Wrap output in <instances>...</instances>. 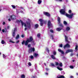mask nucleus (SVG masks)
Returning <instances> with one entry per match:
<instances>
[{"mask_svg":"<svg viewBox=\"0 0 78 78\" xmlns=\"http://www.w3.org/2000/svg\"><path fill=\"white\" fill-rule=\"evenodd\" d=\"M10 19L13 20H15L16 19V16L14 15L10 16Z\"/></svg>","mask_w":78,"mask_h":78,"instance_id":"nucleus-10","label":"nucleus"},{"mask_svg":"<svg viewBox=\"0 0 78 78\" xmlns=\"http://www.w3.org/2000/svg\"><path fill=\"white\" fill-rule=\"evenodd\" d=\"M37 37H40V34H37Z\"/></svg>","mask_w":78,"mask_h":78,"instance_id":"nucleus-29","label":"nucleus"},{"mask_svg":"<svg viewBox=\"0 0 78 78\" xmlns=\"http://www.w3.org/2000/svg\"><path fill=\"white\" fill-rule=\"evenodd\" d=\"M45 70H46V71H48V70H49V69H48V68H46L45 69Z\"/></svg>","mask_w":78,"mask_h":78,"instance_id":"nucleus-46","label":"nucleus"},{"mask_svg":"<svg viewBox=\"0 0 78 78\" xmlns=\"http://www.w3.org/2000/svg\"><path fill=\"white\" fill-rule=\"evenodd\" d=\"M34 58V57L33 55H31V56H30V58L31 59H33Z\"/></svg>","mask_w":78,"mask_h":78,"instance_id":"nucleus-34","label":"nucleus"},{"mask_svg":"<svg viewBox=\"0 0 78 78\" xmlns=\"http://www.w3.org/2000/svg\"><path fill=\"white\" fill-rule=\"evenodd\" d=\"M23 37H24V35H22V37L23 38Z\"/></svg>","mask_w":78,"mask_h":78,"instance_id":"nucleus-49","label":"nucleus"},{"mask_svg":"<svg viewBox=\"0 0 78 78\" xmlns=\"http://www.w3.org/2000/svg\"><path fill=\"white\" fill-rule=\"evenodd\" d=\"M38 21L41 22V26H43V20H42V19H38Z\"/></svg>","mask_w":78,"mask_h":78,"instance_id":"nucleus-8","label":"nucleus"},{"mask_svg":"<svg viewBox=\"0 0 78 78\" xmlns=\"http://www.w3.org/2000/svg\"><path fill=\"white\" fill-rule=\"evenodd\" d=\"M26 30H27V28H24V31H26Z\"/></svg>","mask_w":78,"mask_h":78,"instance_id":"nucleus-51","label":"nucleus"},{"mask_svg":"<svg viewBox=\"0 0 78 78\" xmlns=\"http://www.w3.org/2000/svg\"><path fill=\"white\" fill-rule=\"evenodd\" d=\"M53 54L54 55H56V52L55 51H54V52H53Z\"/></svg>","mask_w":78,"mask_h":78,"instance_id":"nucleus-32","label":"nucleus"},{"mask_svg":"<svg viewBox=\"0 0 78 78\" xmlns=\"http://www.w3.org/2000/svg\"><path fill=\"white\" fill-rule=\"evenodd\" d=\"M31 43L32 45H34L36 44V43H34V41L33 37L32 36L29 37V39H27L26 41H23V42H22V45H24L25 46H27V47L28 48L31 47V44H28V43Z\"/></svg>","mask_w":78,"mask_h":78,"instance_id":"nucleus-1","label":"nucleus"},{"mask_svg":"<svg viewBox=\"0 0 78 78\" xmlns=\"http://www.w3.org/2000/svg\"><path fill=\"white\" fill-rule=\"evenodd\" d=\"M62 44H59V47L62 48Z\"/></svg>","mask_w":78,"mask_h":78,"instance_id":"nucleus-44","label":"nucleus"},{"mask_svg":"<svg viewBox=\"0 0 78 78\" xmlns=\"http://www.w3.org/2000/svg\"><path fill=\"white\" fill-rule=\"evenodd\" d=\"M19 42H20V41H19V40L17 41H16V44H18Z\"/></svg>","mask_w":78,"mask_h":78,"instance_id":"nucleus-43","label":"nucleus"},{"mask_svg":"<svg viewBox=\"0 0 78 78\" xmlns=\"http://www.w3.org/2000/svg\"><path fill=\"white\" fill-rule=\"evenodd\" d=\"M20 8H21V9H23V7H20Z\"/></svg>","mask_w":78,"mask_h":78,"instance_id":"nucleus-55","label":"nucleus"},{"mask_svg":"<svg viewBox=\"0 0 78 78\" xmlns=\"http://www.w3.org/2000/svg\"><path fill=\"white\" fill-rule=\"evenodd\" d=\"M58 78H65V77L63 75H60L59 77H58Z\"/></svg>","mask_w":78,"mask_h":78,"instance_id":"nucleus-19","label":"nucleus"},{"mask_svg":"<svg viewBox=\"0 0 78 78\" xmlns=\"http://www.w3.org/2000/svg\"><path fill=\"white\" fill-rule=\"evenodd\" d=\"M70 14V13H72V10H69V11L68 12Z\"/></svg>","mask_w":78,"mask_h":78,"instance_id":"nucleus-37","label":"nucleus"},{"mask_svg":"<svg viewBox=\"0 0 78 78\" xmlns=\"http://www.w3.org/2000/svg\"><path fill=\"white\" fill-rule=\"evenodd\" d=\"M19 37H20V35H19V34H18L17 35V36L16 37V40L18 39Z\"/></svg>","mask_w":78,"mask_h":78,"instance_id":"nucleus-26","label":"nucleus"},{"mask_svg":"<svg viewBox=\"0 0 78 78\" xmlns=\"http://www.w3.org/2000/svg\"><path fill=\"white\" fill-rule=\"evenodd\" d=\"M50 32L51 33H54V30H50Z\"/></svg>","mask_w":78,"mask_h":78,"instance_id":"nucleus-35","label":"nucleus"},{"mask_svg":"<svg viewBox=\"0 0 78 78\" xmlns=\"http://www.w3.org/2000/svg\"><path fill=\"white\" fill-rule=\"evenodd\" d=\"M47 26L48 27V29L53 28V24L51 23V21L48 20L47 23Z\"/></svg>","mask_w":78,"mask_h":78,"instance_id":"nucleus-4","label":"nucleus"},{"mask_svg":"<svg viewBox=\"0 0 78 78\" xmlns=\"http://www.w3.org/2000/svg\"><path fill=\"white\" fill-rule=\"evenodd\" d=\"M16 22L18 24H19V23H22V26H24V27H28V29H30V28H31V25L30 24V22H26V24H25V23H23V22H22L21 20H18L16 21Z\"/></svg>","mask_w":78,"mask_h":78,"instance_id":"nucleus-3","label":"nucleus"},{"mask_svg":"<svg viewBox=\"0 0 78 78\" xmlns=\"http://www.w3.org/2000/svg\"><path fill=\"white\" fill-rule=\"evenodd\" d=\"M77 47H78V46H77V45L76 46V48H75V49L77 50Z\"/></svg>","mask_w":78,"mask_h":78,"instance_id":"nucleus-45","label":"nucleus"},{"mask_svg":"<svg viewBox=\"0 0 78 78\" xmlns=\"http://www.w3.org/2000/svg\"><path fill=\"white\" fill-rule=\"evenodd\" d=\"M70 46H69V44H65V45H64V46H63V49H66V48H69Z\"/></svg>","mask_w":78,"mask_h":78,"instance_id":"nucleus-7","label":"nucleus"},{"mask_svg":"<svg viewBox=\"0 0 78 78\" xmlns=\"http://www.w3.org/2000/svg\"><path fill=\"white\" fill-rule=\"evenodd\" d=\"M62 29H63L62 28H57V31H60V30H61Z\"/></svg>","mask_w":78,"mask_h":78,"instance_id":"nucleus-15","label":"nucleus"},{"mask_svg":"<svg viewBox=\"0 0 78 78\" xmlns=\"http://www.w3.org/2000/svg\"><path fill=\"white\" fill-rule=\"evenodd\" d=\"M58 52H59L61 53V54H62V55H64V51H63L60 49H58Z\"/></svg>","mask_w":78,"mask_h":78,"instance_id":"nucleus-14","label":"nucleus"},{"mask_svg":"<svg viewBox=\"0 0 78 78\" xmlns=\"http://www.w3.org/2000/svg\"><path fill=\"white\" fill-rule=\"evenodd\" d=\"M5 30L2 29V30H1V31H2V33H4L6 31V28H5Z\"/></svg>","mask_w":78,"mask_h":78,"instance_id":"nucleus-22","label":"nucleus"},{"mask_svg":"<svg viewBox=\"0 0 78 78\" xmlns=\"http://www.w3.org/2000/svg\"><path fill=\"white\" fill-rule=\"evenodd\" d=\"M44 65H45V66H46V64H45V63H44Z\"/></svg>","mask_w":78,"mask_h":78,"instance_id":"nucleus-59","label":"nucleus"},{"mask_svg":"<svg viewBox=\"0 0 78 78\" xmlns=\"http://www.w3.org/2000/svg\"><path fill=\"white\" fill-rule=\"evenodd\" d=\"M66 2H68V0H66Z\"/></svg>","mask_w":78,"mask_h":78,"instance_id":"nucleus-60","label":"nucleus"},{"mask_svg":"<svg viewBox=\"0 0 78 78\" xmlns=\"http://www.w3.org/2000/svg\"><path fill=\"white\" fill-rule=\"evenodd\" d=\"M9 27H9V26H7V29H9Z\"/></svg>","mask_w":78,"mask_h":78,"instance_id":"nucleus-48","label":"nucleus"},{"mask_svg":"<svg viewBox=\"0 0 78 78\" xmlns=\"http://www.w3.org/2000/svg\"><path fill=\"white\" fill-rule=\"evenodd\" d=\"M59 12L60 14L62 15H65V16H66V17L70 19L73 18V16L74 15L73 13H72L71 14H65V10L64 9H60V10H59Z\"/></svg>","mask_w":78,"mask_h":78,"instance_id":"nucleus-2","label":"nucleus"},{"mask_svg":"<svg viewBox=\"0 0 78 78\" xmlns=\"http://www.w3.org/2000/svg\"><path fill=\"white\" fill-rule=\"evenodd\" d=\"M43 14L45 15V16H46L50 17V14L48 12H43Z\"/></svg>","mask_w":78,"mask_h":78,"instance_id":"nucleus-12","label":"nucleus"},{"mask_svg":"<svg viewBox=\"0 0 78 78\" xmlns=\"http://www.w3.org/2000/svg\"><path fill=\"white\" fill-rule=\"evenodd\" d=\"M73 62H74V60H73Z\"/></svg>","mask_w":78,"mask_h":78,"instance_id":"nucleus-61","label":"nucleus"},{"mask_svg":"<svg viewBox=\"0 0 78 78\" xmlns=\"http://www.w3.org/2000/svg\"><path fill=\"white\" fill-rule=\"evenodd\" d=\"M21 78H25V76L24 75H22V76H21Z\"/></svg>","mask_w":78,"mask_h":78,"instance_id":"nucleus-21","label":"nucleus"},{"mask_svg":"<svg viewBox=\"0 0 78 78\" xmlns=\"http://www.w3.org/2000/svg\"><path fill=\"white\" fill-rule=\"evenodd\" d=\"M1 54H2V53H1V52H0V55H1Z\"/></svg>","mask_w":78,"mask_h":78,"instance_id":"nucleus-63","label":"nucleus"},{"mask_svg":"<svg viewBox=\"0 0 78 78\" xmlns=\"http://www.w3.org/2000/svg\"><path fill=\"white\" fill-rule=\"evenodd\" d=\"M50 37L52 38V39H54V36H53V35H51V36H50Z\"/></svg>","mask_w":78,"mask_h":78,"instance_id":"nucleus-40","label":"nucleus"},{"mask_svg":"<svg viewBox=\"0 0 78 78\" xmlns=\"http://www.w3.org/2000/svg\"><path fill=\"white\" fill-rule=\"evenodd\" d=\"M58 24H59V26H60V27L63 28V25L60 23V18L59 17H58Z\"/></svg>","mask_w":78,"mask_h":78,"instance_id":"nucleus-5","label":"nucleus"},{"mask_svg":"<svg viewBox=\"0 0 78 78\" xmlns=\"http://www.w3.org/2000/svg\"><path fill=\"white\" fill-rule=\"evenodd\" d=\"M45 74H46V75H48V73H45Z\"/></svg>","mask_w":78,"mask_h":78,"instance_id":"nucleus-53","label":"nucleus"},{"mask_svg":"<svg viewBox=\"0 0 78 78\" xmlns=\"http://www.w3.org/2000/svg\"><path fill=\"white\" fill-rule=\"evenodd\" d=\"M8 21L10 22V21H11V19H8Z\"/></svg>","mask_w":78,"mask_h":78,"instance_id":"nucleus-50","label":"nucleus"},{"mask_svg":"<svg viewBox=\"0 0 78 78\" xmlns=\"http://www.w3.org/2000/svg\"><path fill=\"white\" fill-rule=\"evenodd\" d=\"M16 31H17V28H14V30H13L12 33V37H15V32Z\"/></svg>","mask_w":78,"mask_h":78,"instance_id":"nucleus-9","label":"nucleus"},{"mask_svg":"<svg viewBox=\"0 0 78 78\" xmlns=\"http://www.w3.org/2000/svg\"><path fill=\"white\" fill-rule=\"evenodd\" d=\"M58 65H59V66L60 67H62V63L60 62L59 64L58 62H55V66H57Z\"/></svg>","mask_w":78,"mask_h":78,"instance_id":"nucleus-13","label":"nucleus"},{"mask_svg":"<svg viewBox=\"0 0 78 78\" xmlns=\"http://www.w3.org/2000/svg\"><path fill=\"white\" fill-rule=\"evenodd\" d=\"M9 42H10L11 43H15V42H13V41H11V40L9 41Z\"/></svg>","mask_w":78,"mask_h":78,"instance_id":"nucleus-39","label":"nucleus"},{"mask_svg":"<svg viewBox=\"0 0 78 78\" xmlns=\"http://www.w3.org/2000/svg\"><path fill=\"white\" fill-rule=\"evenodd\" d=\"M65 41H66V42H68V37H67V36H65Z\"/></svg>","mask_w":78,"mask_h":78,"instance_id":"nucleus-17","label":"nucleus"},{"mask_svg":"<svg viewBox=\"0 0 78 78\" xmlns=\"http://www.w3.org/2000/svg\"><path fill=\"white\" fill-rule=\"evenodd\" d=\"M32 51H33V52L34 51V48H31L29 49V50L28 51V52L29 53L32 52Z\"/></svg>","mask_w":78,"mask_h":78,"instance_id":"nucleus-6","label":"nucleus"},{"mask_svg":"<svg viewBox=\"0 0 78 78\" xmlns=\"http://www.w3.org/2000/svg\"><path fill=\"white\" fill-rule=\"evenodd\" d=\"M73 55H74V54L73 53H71V54L70 55V56H73Z\"/></svg>","mask_w":78,"mask_h":78,"instance_id":"nucleus-41","label":"nucleus"},{"mask_svg":"<svg viewBox=\"0 0 78 78\" xmlns=\"http://www.w3.org/2000/svg\"><path fill=\"white\" fill-rule=\"evenodd\" d=\"M47 51H48V52H49V49H47Z\"/></svg>","mask_w":78,"mask_h":78,"instance_id":"nucleus-56","label":"nucleus"},{"mask_svg":"<svg viewBox=\"0 0 78 78\" xmlns=\"http://www.w3.org/2000/svg\"><path fill=\"white\" fill-rule=\"evenodd\" d=\"M38 55V54H37L36 53L34 54V57H37V56Z\"/></svg>","mask_w":78,"mask_h":78,"instance_id":"nucleus-23","label":"nucleus"},{"mask_svg":"<svg viewBox=\"0 0 78 78\" xmlns=\"http://www.w3.org/2000/svg\"><path fill=\"white\" fill-rule=\"evenodd\" d=\"M70 68H71V69H73V66H70Z\"/></svg>","mask_w":78,"mask_h":78,"instance_id":"nucleus-36","label":"nucleus"},{"mask_svg":"<svg viewBox=\"0 0 78 78\" xmlns=\"http://www.w3.org/2000/svg\"><path fill=\"white\" fill-rule=\"evenodd\" d=\"M73 76H70V78H73Z\"/></svg>","mask_w":78,"mask_h":78,"instance_id":"nucleus-52","label":"nucleus"},{"mask_svg":"<svg viewBox=\"0 0 78 78\" xmlns=\"http://www.w3.org/2000/svg\"><path fill=\"white\" fill-rule=\"evenodd\" d=\"M31 63H30V62H29V63H28V66H31Z\"/></svg>","mask_w":78,"mask_h":78,"instance_id":"nucleus-38","label":"nucleus"},{"mask_svg":"<svg viewBox=\"0 0 78 78\" xmlns=\"http://www.w3.org/2000/svg\"><path fill=\"white\" fill-rule=\"evenodd\" d=\"M2 11V9H0V11Z\"/></svg>","mask_w":78,"mask_h":78,"instance_id":"nucleus-64","label":"nucleus"},{"mask_svg":"<svg viewBox=\"0 0 78 78\" xmlns=\"http://www.w3.org/2000/svg\"><path fill=\"white\" fill-rule=\"evenodd\" d=\"M41 3V1L38 0L37 1V4H40Z\"/></svg>","mask_w":78,"mask_h":78,"instance_id":"nucleus-25","label":"nucleus"},{"mask_svg":"<svg viewBox=\"0 0 78 78\" xmlns=\"http://www.w3.org/2000/svg\"><path fill=\"white\" fill-rule=\"evenodd\" d=\"M2 30V29L1 28V27H0V31Z\"/></svg>","mask_w":78,"mask_h":78,"instance_id":"nucleus-54","label":"nucleus"},{"mask_svg":"<svg viewBox=\"0 0 78 78\" xmlns=\"http://www.w3.org/2000/svg\"><path fill=\"white\" fill-rule=\"evenodd\" d=\"M6 57V56L4 55V54H2V58H5Z\"/></svg>","mask_w":78,"mask_h":78,"instance_id":"nucleus-33","label":"nucleus"},{"mask_svg":"<svg viewBox=\"0 0 78 78\" xmlns=\"http://www.w3.org/2000/svg\"><path fill=\"white\" fill-rule=\"evenodd\" d=\"M73 52L72 49H68L66 50V52H65V54H68L69 52Z\"/></svg>","mask_w":78,"mask_h":78,"instance_id":"nucleus-11","label":"nucleus"},{"mask_svg":"<svg viewBox=\"0 0 78 78\" xmlns=\"http://www.w3.org/2000/svg\"><path fill=\"white\" fill-rule=\"evenodd\" d=\"M55 1H58L59 2H62V0H55Z\"/></svg>","mask_w":78,"mask_h":78,"instance_id":"nucleus-42","label":"nucleus"},{"mask_svg":"<svg viewBox=\"0 0 78 78\" xmlns=\"http://www.w3.org/2000/svg\"><path fill=\"white\" fill-rule=\"evenodd\" d=\"M69 27H67L66 28V29L65 30V31H69Z\"/></svg>","mask_w":78,"mask_h":78,"instance_id":"nucleus-18","label":"nucleus"},{"mask_svg":"<svg viewBox=\"0 0 78 78\" xmlns=\"http://www.w3.org/2000/svg\"><path fill=\"white\" fill-rule=\"evenodd\" d=\"M57 69H58V70H59L60 71H62V68H60L58 67H57Z\"/></svg>","mask_w":78,"mask_h":78,"instance_id":"nucleus-24","label":"nucleus"},{"mask_svg":"<svg viewBox=\"0 0 78 78\" xmlns=\"http://www.w3.org/2000/svg\"><path fill=\"white\" fill-rule=\"evenodd\" d=\"M5 24V23L4 22H2V25H4Z\"/></svg>","mask_w":78,"mask_h":78,"instance_id":"nucleus-47","label":"nucleus"},{"mask_svg":"<svg viewBox=\"0 0 78 78\" xmlns=\"http://www.w3.org/2000/svg\"><path fill=\"white\" fill-rule=\"evenodd\" d=\"M23 12L22 11H21V13H22Z\"/></svg>","mask_w":78,"mask_h":78,"instance_id":"nucleus-58","label":"nucleus"},{"mask_svg":"<svg viewBox=\"0 0 78 78\" xmlns=\"http://www.w3.org/2000/svg\"><path fill=\"white\" fill-rule=\"evenodd\" d=\"M76 57H78V53L77 54H76Z\"/></svg>","mask_w":78,"mask_h":78,"instance_id":"nucleus-57","label":"nucleus"},{"mask_svg":"<svg viewBox=\"0 0 78 78\" xmlns=\"http://www.w3.org/2000/svg\"><path fill=\"white\" fill-rule=\"evenodd\" d=\"M51 58H52V59L54 60L55 59V57L53 55H51Z\"/></svg>","mask_w":78,"mask_h":78,"instance_id":"nucleus-16","label":"nucleus"},{"mask_svg":"<svg viewBox=\"0 0 78 78\" xmlns=\"http://www.w3.org/2000/svg\"><path fill=\"white\" fill-rule=\"evenodd\" d=\"M50 64H51V66H52V67H55V65L54 64V63H50Z\"/></svg>","mask_w":78,"mask_h":78,"instance_id":"nucleus-27","label":"nucleus"},{"mask_svg":"<svg viewBox=\"0 0 78 78\" xmlns=\"http://www.w3.org/2000/svg\"><path fill=\"white\" fill-rule=\"evenodd\" d=\"M37 27H38V24H36L35 25V28L36 29L37 28Z\"/></svg>","mask_w":78,"mask_h":78,"instance_id":"nucleus-20","label":"nucleus"},{"mask_svg":"<svg viewBox=\"0 0 78 78\" xmlns=\"http://www.w3.org/2000/svg\"><path fill=\"white\" fill-rule=\"evenodd\" d=\"M63 24H64V25H67V22H66V21H63Z\"/></svg>","mask_w":78,"mask_h":78,"instance_id":"nucleus-28","label":"nucleus"},{"mask_svg":"<svg viewBox=\"0 0 78 78\" xmlns=\"http://www.w3.org/2000/svg\"><path fill=\"white\" fill-rule=\"evenodd\" d=\"M11 7H12V8L13 9L16 8V7L15 6V5H11Z\"/></svg>","mask_w":78,"mask_h":78,"instance_id":"nucleus-31","label":"nucleus"},{"mask_svg":"<svg viewBox=\"0 0 78 78\" xmlns=\"http://www.w3.org/2000/svg\"><path fill=\"white\" fill-rule=\"evenodd\" d=\"M76 75H78V73H76Z\"/></svg>","mask_w":78,"mask_h":78,"instance_id":"nucleus-62","label":"nucleus"},{"mask_svg":"<svg viewBox=\"0 0 78 78\" xmlns=\"http://www.w3.org/2000/svg\"><path fill=\"white\" fill-rule=\"evenodd\" d=\"M5 43V42H4V41H2V42H1L2 44H4V43Z\"/></svg>","mask_w":78,"mask_h":78,"instance_id":"nucleus-30","label":"nucleus"}]
</instances>
